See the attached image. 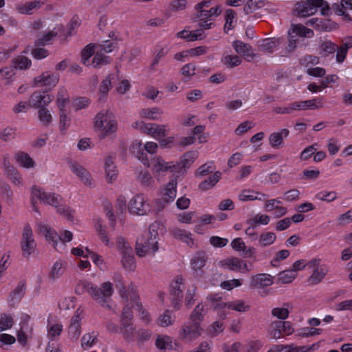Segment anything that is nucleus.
I'll return each mask as SVG.
<instances>
[{
	"mask_svg": "<svg viewBox=\"0 0 352 352\" xmlns=\"http://www.w3.org/2000/svg\"><path fill=\"white\" fill-rule=\"evenodd\" d=\"M197 157L196 152L187 153L185 158L179 162L173 161L166 162L162 157L155 155L148 162V166L151 168V171L157 180L164 175V173L170 172L179 171L182 168L189 166Z\"/></svg>",
	"mask_w": 352,
	"mask_h": 352,
	"instance_id": "1",
	"label": "nucleus"
},
{
	"mask_svg": "<svg viewBox=\"0 0 352 352\" xmlns=\"http://www.w3.org/2000/svg\"><path fill=\"white\" fill-rule=\"evenodd\" d=\"M160 226V222L155 221L149 226L148 232L137 237L135 251L138 256L153 255L159 250L158 230Z\"/></svg>",
	"mask_w": 352,
	"mask_h": 352,
	"instance_id": "2",
	"label": "nucleus"
},
{
	"mask_svg": "<svg viewBox=\"0 0 352 352\" xmlns=\"http://www.w3.org/2000/svg\"><path fill=\"white\" fill-rule=\"evenodd\" d=\"M94 129L100 140H104L117 130V122L109 111L98 113L94 119Z\"/></svg>",
	"mask_w": 352,
	"mask_h": 352,
	"instance_id": "3",
	"label": "nucleus"
},
{
	"mask_svg": "<svg viewBox=\"0 0 352 352\" xmlns=\"http://www.w3.org/2000/svg\"><path fill=\"white\" fill-rule=\"evenodd\" d=\"M38 231L57 250L63 246L65 242H69L73 239V234L70 231L65 230L62 236H59L51 227L43 223L38 224Z\"/></svg>",
	"mask_w": 352,
	"mask_h": 352,
	"instance_id": "4",
	"label": "nucleus"
},
{
	"mask_svg": "<svg viewBox=\"0 0 352 352\" xmlns=\"http://www.w3.org/2000/svg\"><path fill=\"white\" fill-rule=\"evenodd\" d=\"M31 197L33 210L39 214H41L38 207L34 203L35 201L39 200L44 204L50 205L54 207L57 206L58 204L63 202V199L60 195L54 192H47L43 189L37 186H33L32 188Z\"/></svg>",
	"mask_w": 352,
	"mask_h": 352,
	"instance_id": "5",
	"label": "nucleus"
},
{
	"mask_svg": "<svg viewBox=\"0 0 352 352\" xmlns=\"http://www.w3.org/2000/svg\"><path fill=\"white\" fill-rule=\"evenodd\" d=\"M203 331L201 325L188 320L181 326L178 331V338L182 341L190 342L198 339Z\"/></svg>",
	"mask_w": 352,
	"mask_h": 352,
	"instance_id": "6",
	"label": "nucleus"
},
{
	"mask_svg": "<svg viewBox=\"0 0 352 352\" xmlns=\"http://www.w3.org/2000/svg\"><path fill=\"white\" fill-rule=\"evenodd\" d=\"M129 213L135 215H146L151 211L148 199L142 194L134 195L128 202Z\"/></svg>",
	"mask_w": 352,
	"mask_h": 352,
	"instance_id": "7",
	"label": "nucleus"
},
{
	"mask_svg": "<svg viewBox=\"0 0 352 352\" xmlns=\"http://www.w3.org/2000/svg\"><path fill=\"white\" fill-rule=\"evenodd\" d=\"M320 263V258H315L307 263V266L313 270L312 274L307 279L309 284L312 285H318L327 276L329 270L326 266L322 265Z\"/></svg>",
	"mask_w": 352,
	"mask_h": 352,
	"instance_id": "8",
	"label": "nucleus"
},
{
	"mask_svg": "<svg viewBox=\"0 0 352 352\" xmlns=\"http://www.w3.org/2000/svg\"><path fill=\"white\" fill-rule=\"evenodd\" d=\"M36 247L32 230L30 225H26L23 228L21 240L23 256L25 258L29 257L35 251Z\"/></svg>",
	"mask_w": 352,
	"mask_h": 352,
	"instance_id": "9",
	"label": "nucleus"
},
{
	"mask_svg": "<svg viewBox=\"0 0 352 352\" xmlns=\"http://www.w3.org/2000/svg\"><path fill=\"white\" fill-rule=\"evenodd\" d=\"M135 124V127L140 129L157 140L165 137L169 132L168 126L165 124H145L143 122H137Z\"/></svg>",
	"mask_w": 352,
	"mask_h": 352,
	"instance_id": "10",
	"label": "nucleus"
},
{
	"mask_svg": "<svg viewBox=\"0 0 352 352\" xmlns=\"http://www.w3.org/2000/svg\"><path fill=\"white\" fill-rule=\"evenodd\" d=\"M59 81L58 74L45 72L33 79V86L36 87H45L49 89L54 88Z\"/></svg>",
	"mask_w": 352,
	"mask_h": 352,
	"instance_id": "11",
	"label": "nucleus"
},
{
	"mask_svg": "<svg viewBox=\"0 0 352 352\" xmlns=\"http://www.w3.org/2000/svg\"><path fill=\"white\" fill-rule=\"evenodd\" d=\"M219 266L230 271L246 273L250 271L246 261L237 257H230L219 261Z\"/></svg>",
	"mask_w": 352,
	"mask_h": 352,
	"instance_id": "12",
	"label": "nucleus"
},
{
	"mask_svg": "<svg viewBox=\"0 0 352 352\" xmlns=\"http://www.w3.org/2000/svg\"><path fill=\"white\" fill-rule=\"evenodd\" d=\"M69 168L85 186L89 188H94L95 186L94 180L90 173L82 165L75 162L70 163Z\"/></svg>",
	"mask_w": 352,
	"mask_h": 352,
	"instance_id": "13",
	"label": "nucleus"
},
{
	"mask_svg": "<svg viewBox=\"0 0 352 352\" xmlns=\"http://www.w3.org/2000/svg\"><path fill=\"white\" fill-rule=\"evenodd\" d=\"M53 96L47 93L39 91H34L29 99L30 105L35 109L47 107L52 101Z\"/></svg>",
	"mask_w": 352,
	"mask_h": 352,
	"instance_id": "14",
	"label": "nucleus"
},
{
	"mask_svg": "<svg viewBox=\"0 0 352 352\" xmlns=\"http://www.w3.org/2000/svg\"><path fill=\"white\" fill-rule=\"evenodd\" d=\"M320 6L310 3L309 0L300 1L296 4L293 10V14L298 17H307L314 14L316 12L317 8Z\"/></svg>",
	"mask_w": 352,
	"mask_h": 352,
	"instance_id": "15",
	"label": "nucleus"
},
{
	"mask_svg": "<svg viewBox=\"0 0 352 352\" xmlns=\"http://www.w3.org/2000/svg\"><path fill=\"white\" fill-rule=\"evenodd\" d=\"M170 234L175 239L186 244L190 248L195 245V239L190 232L178 227H173L170 229Z\"/></svg>",
	"mask_w": 352,
	"mask_h": 352,
	"instance_id": "16",
	"label": "nucleus"
},
{
	"mask_svg": "<svg viewBox=\"0 0 352 352\" xmlns=\"http://www.w3.org/2000/svg\"><path fill=\"white\" fill-rule=\"evenodd\" d=\"M114 292L113 283L110 281L104 282L100 287H98V294L100 299H96V301L104 307L110 309L111 307L107 303V300L111 297Z\"/></svg>",
	"mask_w": 352,
	"mask_h": 352,
	"instance_id": "17",
	"label": "nucleus"
},
{
	"mask_svg": "<svg viewBox=\"0 0 352 352\" xmlns=\"http://www.w3.org/2000/svg\"><path fill=\"white\" fill-rule=\"evenodd\" d=\"M47 2V0H34L16 6V11L21 14H33Z\"/></svg>",
	"mask_w": 352,
	"mask_h": 352,
	"instance_id": "18",
	"label": "nucleus"
},
{
	"mask_svg": "<svg viewBox=\"0 0 352 352\" xmlns=\"http://www.w3.org/2000/svg\"><path fill=\"white\" fill-rule=\"evenodd\" d=\"M157 148V144L153 142H146L144 144V148L142 146V144L140 142H135L132 146L133 153L136 155V157L140 160H144L145 159V155L143 151L144 148L148 153L153 154L156 153Z\"/></svg>",
	"mask_w": 352,
	"mask_h": 352,
	"instance_id": "19",
	"label": "nucleus"
},
{
	"mask_svg": "<svg viewBox=\"0 0 352 352\" xmlns=\"http://www.w3.org/2000/svg\"><path fill=\"white\" fill-rule=\"evenodd\" d=\"M274 283V276L268 274H258L250 278V287L261 289L271 286Z\"/></svg>",
	"mask_w": 352,
	"mask_h": 352,
	"instance_id": "20",
	"label": "nucleus"
},
{
	"mask_svg": "<svg viewBox=\"0 0 352 352\" xmlns=\"http://www.w3.org/2000/svg\"><path fill=\"white\" fill-rule=\"evenodd\" d=\"M98 292V286L88 280H80L76 285V293L80 295L88 293L96 301L100 299Z\"/></svg>",
	"mask_w": 352,
	"mask_h": 352,
	"instance_id": "21",
	"label": "nucleus"
},
{
	"mask_svg": "<svg viewBox=\"0 0 352 352\" xmlns=\"http://www.w3.org/2000/svg\"><path fill=\"white\" fill-rule=\"evenodd\" d=\"M82 311L79 309L76 310L75 315L71 320V323L68 327V336L72 340H77L80 335V314Z\"/></svg>",
	"mask_w": 352,
	"mask_h": 352,
	"instance_id": "22",
	"label": "nucleus"
},
{
	"mask_svg": "<svg viewBox=\"0 0 352 352\" xmlns=\"http://www.w3.org/2000/svg\"><path fill=\"white\" fill-rule=\"evenodd\" d=\"M289 135L287 129H282L279 131L272 133L268 138L269 144L274 148H279L283 146V140Z\"/></svg>",
	"mask_w": 352,
	"mask_h": 352,
	"instance_id": "23",
	"label": "nucleus"
},
{
	"mask_svg": "<svg viewBox=\"0 0 352 352\" xmlns=\"http://www.w3.org/2000/svg\"><path fill=\"white\" fill-rule=\"evenodd\" d=\"M207 300L211 303L212 309L217 311L219 317L221 320L226 318V313L224 312L225 302L222 301V297L219 294H210L207 296Z\"/></svg>",
	"mask_w": 352,
	"mask_h": 352,
	"instance_id": "24",
	"label": "nucleus"
},
{
	"mask_svg": "<svg viewBox=\"0 0 352 352\" xmlns=\"http://www.w3.org/2000/svg\"><path fill=\"white\" fill-rule=\"evenodd\" d=\"M3 166L6 175L12 183L16 186H22L23 184V178L18 170L6 160L4 161Z\"/></svg>",
	"mask_w": 352,
	"mask_h": 352,
	"instance_id": "25",
	"label": "nucleus"
},
{
	"mask_svg": "<svg viewBox=\"0 0 352 352\" xmlns=\"http://www.w3.org/2000/svg\"><path fill=\"white\" fill-rule=\"evenodd\" d=\"M292 310L293 305L287 302L281 306L274 307L271 311V314L274 318L278 319V321H284L289 318Z\"/></svg>",
	"mask_w": 352,
	"mask_h": 352,
	"instance_id": "26",
	"label": "nucleus"
},
{
	"mask_svg": "<svg viewBox=\"0 0 352 352\" xmlns=\"http://www.w3.org/2000/svg\"><path fill=\"white\" fill-rule=\"evenodd\" d=\"M207 312V308L206 305L202 302L199 303L190 313L188 320L201 325V322L204 321V316Z\"/></svg>",
	"mask_w": 352,
	"mask_h": 352,
	"instance_id": "27",
	"label": "nucleus"
},
{
	"mask_svg": "<svg viewBox=\"0 0 352 352\" xmlns=\"http://www.w3.org/2000/svg\"><path fill=\"white\" fill-rule=\"evenodd\" d=\"M265 197H267L266 195L251 189L243 190L238 195L239 199L241 201L254 200L263 201Z\"/></svg>",
	"mask_w": 352,
	"mask_h": 352,
	"instance_id": "28",
	"label": "nucleus"
},
{
	"mask_svg": "<svg viewBox=\"0 0 352 352\" xmlns=\"http://www.w3.org/2000/svg\"><path fill=\"white\" fill-rule=\"evenodd\" d=\"M104 168L106 179L109 182H113L117 178L118 170L114 164L113 157L109 156L105 159Z\"/></svg>",
	"mask_w": 352,
	"mask_h": 352,
	"instance_id": "29",
	"label": "nucleus"
},
{
	"mask_svg": "<svg viewBox=\"0 0 352 352\" xmlns=\"http://www.w3.org/2000/svg\"><path fill=\"white\" fill-rule=\"evenodd\" d=\"M222 12L220 6L211 8L210 10H201L197 12L196 17L199 21L205 19H210L212 21L214 17L219 16Z\"/></svg>",
	"mask_w": 352,
	"mask_h": 352,
	"instance_id": "30",
	"label": "nucleus"
},
{
	"mask_svg": "<svg viewBox=\"0 0 352 352\" xmlns=\"http://www.w3.org/2000/svg\"><path fill=\"white\" fill-rule=\"evenodd\" d=\"M63 31V26L60 25L54 28V30L47 32L42 36L37 38L35 41V45H45L48 44L49 42L56 37L59 33Z\"/></svg>",
	"mask_w": 352,
	"mask_h": 352,
	"instance_id": "31",
	"label": "nucleus"
},
{
	"mask_svg": "<svg viewBox=\"0 0 352 352\" xmlns=\"http://www.w3.org/2000/svg\"><path fill=\"white\" fill-rule=\"evenodd\" d=\"M232 46L236 53L243 55L248 60L249 58L252 59L256 57V54L252 52L251 47L248 44L236 41L233 42Z\"/></svg>",
	"mask_w": 352,
	"mask_h": 352,
	"instance_id": "32",
	"label": "nucleus"
},
{
	"mask_svg": "<svg viewBox=\"0 0 352 352\" xmlns=\"http://www.w3.org/2000/svg\"><path fill=\"white\" fill-rule=\"evenodd\" d=\"M302 37L311 38L314 36L312 30L309 29L302 24H292L287 34H292Z\"/></svg>",
	"mask_w": 352,
	"mask_h": 352,
	"instance_id": "33",
	"label": "nucleus"
},
{
	"mask_svg": "<svg viewBox=\"0 0 352 352\" xmlns=\"http://www.w3.org/2000/svg\"><path fill=\"white\" fill-rule=\"evenodd\" d=\"M224 312L226 309L233 310L237 312H245L250 310V306L243 300L225 302Z\"/></svg>",
	"mask_w": 352,
	"mask_h": 352,
	"instance_id": "34",
	"label": "nucleus"
},
{
	"mask_svg": "<svg viewBox=\"0 0 352 352\" xmlns=\"http://www.w3.org/2000/svg\"><path fill=\"white\" fill-rule=\"evenodd\" d=\"M283 41V38H267L261 45V49L265 52L272 53Z\"/></svg>",
	"mask_w": 352,
	"mask_h": 352,
	"instance_id": "35",
	"label": "nucleus"
},
{
	"mask_svg": "<svg viewBox=\"0 0 352 352\" xmlns=\"http://www.w3.org/2000/svg\"><path fill=\"white\" fill-rule=\"evenodd\" d=\"M69 96L67 89L63 87H60L58 90L56 98V104L58 111L66 110L65 107L69 104Z\"/></svg>",
	"mask_w": 352,
	"mask_h": 352,
	"instance_id": "36",
	"label": "nucleus"
},
{
	"mask_svg": "<svg viewBox=\"0 0 352 352\" xmlns=\"http://www.w3.org/2000/svg\"><path fill=\"white\" fill-rule=\"evenodd\" d=\"M175 316L172 311L166 309L162 314L159 316L156 320L158 326L162 327H168L175 323Z\"/></svg>",
	"mask_w": 352,
	"mask_h": 352,
	"instance_id": "37",
	"label": "nucleus"
},
{
	"mask_svg": "<svg viewBox=\"0 0 352 352\" xmlns=\"http://www.w3.org/2000/svg\"><path fill=\"white\" fill-rule=\"evenodd\" d=\"M14 158L17 163L23 168H32L35 166L34 160L26 153L18 152L15 154Z\"/></svg>",
	"mask_w": 352,
	"mask_h": 352,
	"instance_id": "38",
	"label": "nucleus"
},
{
	"mask_svg": "<svg viewBox=\"0 0 352 352\" xmlns=\"http://www.w3.org/2000/svg\"><path fill=\"white\" fill-rule=\"evenodd\" d=\"M66 262L63 261H56L49 274L48 277L52 280H55L59 278L64 273L65 267H66Z\"/></svg>",
	"mask_w": 352,
	"mask_h": 352,
	"instance_id": "39",
	"label": "nucleus"
},
{
	"mask_svg": "<svg viewBox=\"0 0 352 352\" xmlns=\"http://www.w3.org/2000/svg\"><path fill=\"white\" fill-rule=\"evenodd\" d=\"M37 118L41 124L44 126H49L54 121L53 115L47 107L38 109Z\"/></svg>",
	"mask_w": 352,
	"mask_h": 352,
	"instance_id": "40",
	"label": "nucleus"
},
{
	"mask_svg": "<svg viewBox=\"0 0 352 352\" xmlns=\"http://www.w3.org/2000/svg\"><path fill=\"white\" fill-rule=\"evenodd\" d=\"M173 340L166 335H159L155 340V346L161 351L173 349Z\"/></svg>",
	"mask_w": 352,
	"mask_h": 352,
	"instance_id": "41",
	"label": "nucleus"
},
{
	"mask_svg": "<svg viewBox=\"0 0 352 352\" xmlns=\"http://www.w3.org/2000/svg\"><path fill=\"white\" fill-rule=\"evenodd\" d=\"M121 263L123 268L129 272H133L136 268V263L133 254V251L130 252H125L121 254Z\"/></svg>",
	"mask_w": 352,
	"mask_h": 352,
	"instance_id": "42",
	"label": "nucleus"
},
{
	"mask_svg": "<svg viewBox=\"0 0 352 352\" xmlns=\"http://www.w3.org/2000/svg\"><path fill=\"white\" fill-rule=\"evenodd\" d=\"M12 66L14 69L19 70L28 69L32 65V61L24 55H19L12 60Z\"/></svg>",
	"mask_w": 352,
	"mask_h": 352,
	"instance_id": "43",
	"label": "nucleus"
},
{
	"mask_svg": "<svg viewBox=\"0 0 352 352\" xmlns=\"http://www.w3.org/2000/svg\"><path fill=\"white\" fill-rule=\"evenodd\" d=\"M121 333L129 341L135 340L137 331L128 320L122 322Z\"/></svg>",
	"mask_w": 352,
	"mask_h": 352,
	"instance_id": "44",
	"label": "nucleus"
},
{
	"mask_svg": "<svg viewBox=\"0 0 352 352\" xmlns=\"http://www.w3.org/2000/svg\"><path fill=\"white\" fill-rule=\"evenodd\" d=\"M113 79L112 74H109L103 79L98 89L99 99L102 100L106 98L109 91L111 89V81Z\"/></svg>",
	"mask_w": 352,
	"mask_h": 352,
	"instance_id": "45",
	"label": "nucleus"
},
{
	"mask_svg": "<svg viewBox=\"0 0 352 352\" xmlns=\"http://www.w3.org/2000/svg\"><path fill=\"white\" fill-rule=\"evenodd\" d=\"M276 239V236L274 232H263L258 236V245L261 248H265L272 245Z\"/></svg>",
	"mask_w": 352,
	"mask_h": 352,
	"instance_id": "46",
	"label": "nucleus"
},
{
	"mask_svg": "<svg viewBox=\"0 0 352 352\" xmlns=\"http://www.w3.org/2000/svg\"><path fill=\"white\" fill-rule=\"evenodd\" d=\"M98 341V333L93 331L85 333L81 339V346L87 350L93 346Z\"/></svg>",
	"mask_w": 352,
	"mask_h": 352,
	"instance_id": "47",
	"label": "nucleus"
},
{
	"mask_svg": "<svg viewBox=\"0 0 352 352\" xmlns=\"http://www.w3.org/2000/svg\"><path fill=\"white\" fill-rule=\"evenodd\" d=\"M221 174L220 172H215L212 176H210L208 179H206L200 183L199 188L201 190H208L212 188L215 184L219 181L221 179Z\"/></svg>",
	"mask_w": 352,
	"mask_h": 352,
	"instance_id": "48",
	"label": "nucleus"
},
{
	"mask_svg": "<svg viewBox=\"0 0 352 352\" xmlns=\"http://www.w3.org/2000/svg\"><path fill=\"white\" fill-rule=\"evenodd\" d=\"M162 113L163 111L158 107L143 109L140 111L142 118L149 120H158Z\"/></svg>",
	"mask_w": 352,
	"mask_h": 352,
	"instance_id": "49",
	"label": "nucleus"
},
{
	"mask_svg": "<svg viewBox=\"0 0 352 352\" xmlns=\"http://www.w3.org/2000/svg\"><path fill=\"white\" fill-rule=\"evenodd\" d=\"M208 256L205 252H198L191 260V266L195 271L204 267L207 262Z\"/></svg>",
	"mask_w": 352,
	"mask_h": 352,
	"instance_id": "50",
	"label": "nucleus"
},
{
	"mask_svg": "<svg viewBox=\"0 0 352 352\" xmlns=\"http://www.w3.org/2000/svg\"><path fill=\"white\" fill-rule=\"evenodd\" d=\"M133 309L138 312L140 319L146 324L151 322V317L149 313L143 308L141 302L136 298H134V303L133 305Z\"/></svg>",
	"mask_w": 352,
	"mask_h": 352,
	"instance_id": "51",
	"label": "nucleus"
},
{
	"mask_svg": "<svg viewBox=\"0 0 352 352\" xmlns=\"http://www.w3.org/2000/svg\"><path fill=\"white\" fill-rule=\"evenodd\" d=\"M336 49L337 45L329 40L322 41L320 44V54L324 56L334 54Z\"/></svg>",
	"mask_w": 352,
	"mask_h": 352,
	"instance_id": "52",
	"label": "nucleus"
},
{
	"mask_svg": "<svg viewBox=\"0 0 352 352\" xmlns=\"http://www.w3.org/2000/svg\"><path fill=\"white\" fill-rule=\"evenodd\" d=\"M71 123V118L68 116L66 110L59 111L58 128L62 133H65Z\"/></svg>",
	"mask_w": 352,
	"mask_h": 352,
	"instance_id": "53",
	"label": "nucleus"
},
{
	"mask_svg": "<svg viewBox=\"0 0 352 352\" xmlns=\"http://www.w3.org/2000/svg\"><path fill=\"white\" fill-rule=\"evenodd\" d=\"M177 181L175 179L170 180L166 185L165 188L164 199L166 202L173 201L176 197Z\"/></svg>",
	"mask_w": 352,
	"mask_h": 352,
	"instance_id": "54",
	"label": "nucleus"
},
{
	"mask_svg": "<svg viewBox=\"0 0 352 352\" xmlns=\"http://www.w3.org/2000/svg\"><path fill=\"white\" fill-rule=\"evenodd\" d=\"M138 179L140 184L146 188H153L155 185V181L152 175L148 171L140 172Z\"/></svg>",
	"mask_w": 352,
	"mask_h": 352,
	"instance_id": "55",
	"label": "nucleus"
},
{
	"mask_svg": "<svg viewBox=\"0 0 352 352\" xmlns=\"http://www.w3.org/2000/svg\"><path fill=\"white\" fill-rule=\"evenodd\" d=\"M268 333L272 339L277 340L280 338L282 335L281 321H273L269 325Z\"/></svg>",
	"mask_w": 352,
	"mask_h": 352,
	"instance_id": "56",
	"label": "nucleus"
},
{
	"mask_svg": "<svg viewBox=\"0 0 352 352\" xmlns=\"http://www.w3.org/2000/svg\"><path fill=\"white\" fill-rule=\"evenodd\" d=\"M264 5V0H248L243 7V10L248 14L263 8Z\"/></svg>",
	"mask_w": 352,
	"mask_h": 352,
	"instance_id": "57",
	"label": "nucleus"
},
{
	"mask_svg": "<svg viewBox=\"0 0 352 352\" xmlns=\"http://www.w3.org/2000/svg\"><path fill=\"white\" fill-rule=\"evenodd\" d=\"M109 63L110 59L109 56H104L102 53L96 50V53L91 61V65L95 68H98Z\"/></svg>",
	"mask_w": 352,
	"mask_h": 352,
	"instance_id": "58",
	"label": "nucleus"
},
{
	"mask_svg": "<svg viewBox=\"0 0 352 352\" xmlns=\"http://www.w3.org/2000/svg\"><path fill=\"white\" fill-rule=\"evenodd\" d=\"M296 277V274L292 270H284L278 274V281L283 284L292 283Z\"/></svg>",
	"mask_w": 352,
	"mask_h": 352,
	"instance_id": "59",
	"label": "nucleus"
},
{
	"mask_svg": "<svg viewBox=\"0 0 352 352\" xmlns=\"http://www.w3.org/2000/svg\"><path fill=\"white\" fill-rule=\"evenodd\" d=\"M172 294L177 299L180 300L183 297V291L184 289V280L182 278L177 277L174 285L172 286Z\"/></svg>",
	"mask_w": 352,
	"mask_h": 352,
	"instance_id": "60",
	"label": "nucleus"
},
{
	"mask_svg": "<svg viewBox=\"0 0 352 352\" xmlns=\"http://www.w3.org/2000/svg\"><path fill=\"white\" fill-rule=\"evenodd\" d=\"M221 61L229 68L236 67L242 63V60L236 55H224Z\"/></svg>",
	"mask_w": 352,
	"mask_h": 352,
	"instance_id": "61",
	"label": "nucleus"
},
{
	"mask_svg": "<svg viewBox=\"0 0 352 352\" xmlns=\"http://www.w3.org/2000/svg\"><path fill=\"white\" fill-rule=\"evenodd\" d=\"M94 44H89L85 46L81 52L82 62L85 65H89V58L94 54L96 50Z\"/></svg>",
	"mask_w": 352,
	"mask_h": 352,
	"instance_id": "62",
	"label": "nucleus"
},
{
	"mask_svg": "<svg viewBox=\"0 0 352 352\" xmlns=\"http://www.w3.org/2000/svg\"><path fill=\"white\" fill-rule=\"evenodd\" d=\"M224 330L223 323L220 321L213 322L207 331L210 337H216Z\"/></svg>",
	"mask_w": 352,
	"mask_h": 352,
	"instance_id": "63",
	"label": "nucleus"
},
{
	"mask_svg": "<svg viewBox=\"0 0 352 352\" xmlns=\"http://www.w3.org/2000/svg\"><path fill=\"white\" fill-rule=\"evenodd\" d=\"M116 247L121 254L133 251L128 241L122 236H118L117 238Z\"/></svg>",
	"mask_w": 352,
	"mask_h": 352,
	"instance_id": "64",
	"label": "nucleus"
}]
</instances>
